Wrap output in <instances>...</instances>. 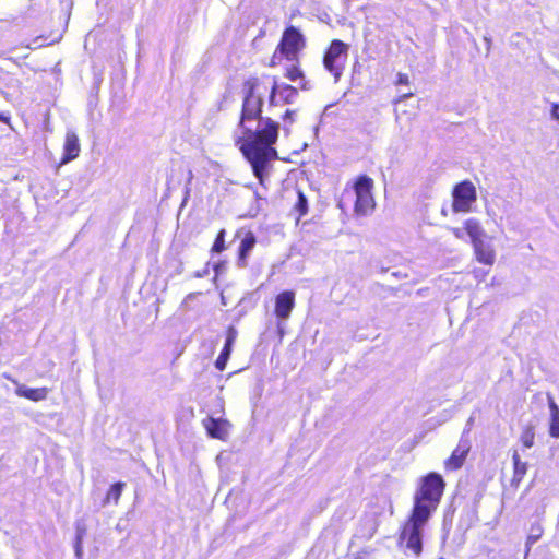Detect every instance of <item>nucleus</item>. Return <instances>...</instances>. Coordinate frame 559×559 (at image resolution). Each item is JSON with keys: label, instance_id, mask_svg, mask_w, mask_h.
Masks as SVG:
<instances>
[{"label": "nucleus", "instance_id": "20e7f679", "mask_svg": "<svg viewBox=\"0 0 559 559\" xmlns=\"http://www.w3.org/2000/svg\"><path fill=\"white\" fill-rule=\"evenodd\" d=\"M305 46V37L295 26H288L282 36L276 52L280 51L287 60H295L297 53Z\"/></svg>", "mask_w": 559, "mask_h": 559}, {"label": "nucleus", "instance_id": "9b49d317", "mask_svg": "<svg viewBox=\"0 0 559 559\" xmlns=\"http://www.w3.org/2000/svg\"><path fill=\"white\" fill-rule=\"evenodd\" d=\"M79 138L74 131L69 130L66 134V141L63 145L62 163H69L75 159L80 154Z\"/></svg>", "mask_w": 559, "mask_h": 559}, {"label": "nucleus", "instance_id": "0eeeda50", "mask_svg": "<svg viewBox=\"0 0 559 559\" xmlns=\"http://www.w3.org/2000/svg\"><path fill=\"white\" fill-rule=\"evenodd\" d=\"M295 306V293L284 290L275 298V314L281 320H287Z\"/></svg>", "mask_w": 559, "mask_h": 559}, {"label": "nucleus", "instance_id": "423d86ee", "mask_svg": "<svg viewBox=\"0 0 559 559\" xmlns=\"http://www.w3.org/2000/svg\"><path fill=\"white\" fill-rule=\"evenodd\" d=\"M298 97V90L289 84L280 83L276 78H273L271 86L269 105L278 106L282 104H293Z\"/></svg>", "mask_w": 559, "mask_h": 559}, {"label": "nucleus", "instance_id": "39448f33", "mask_svg": "<svg viewBox=\"0 0 559 559\" xmlns=\"http://www.w3.org/2000/svg\"><path fill=\"white\" fill-rule=\"evenodd\" d=\"M452 197V207L455 213L468 212L472 204L476 201V189L471 181L464 180L454 187Z\"/></svg>", "mask_w": 559, "mask_h": 559}, {"label": "nucleus", "instance_id": "c85d7f7f", "mask_svg": "<svg viewBox=\"0 0 559 559\" xmlns=\"http://www.w3.org/2000/svg\"><path fill=\"white\" fill-rule=\"evenodd\" d=\"M537 532H539V528H537ZM539 537V533H536V534H531L528 537H527V545H533L534 543L537 542Z\"/></svg>", "mask_w": 559, "mask_h": 559}, {"label": "nucleus", "instance_id": "f257e3e1", "mask_svg": "<svg viewBox=\"0 0 559 559\" xmlns=\"http://www.w3.org/2000/svg\"><path fill=\"white\" fill-rule=\"evenodd\" d=\"M259 86L258 78H250L243 83V100L238 123L242 136L236 140V144L263 186L267 164L277 158L273 145L278 139L280 123L262 116L264 100L263 95L258 92Z\"/></svg>", "mask_w": 559, "mask_h": 559}, {"label": "nucleus", "instance_id": "4c0bfd02", "mask_svg": "<svg viewBox=\"0 0 559 559\" xmlns=\"http://www.w3.org/2000/svg\"><path fill=\"white\" fill-rule=\"evenodd\" d=\"M0 120H2V118L0 117Z\"/></svg>", "mask_w": 559, "mask_h": 559}, {"label": "nucleus", "instance_id": "a878e982", "mask_svg": "<svg viewBox=\"0 0 559 559\" xmlns=\"http://www.w3.org/2000/svg\"><path fill=\"white\" fill-rule=\"evenodd\" d=\"M550 116L554 120L559 121V103L551 104Z\"/></svg>", "mask_w": 559, "mask_h": 559}, {"label": "nucleus", "instance_id": "1a4fd4ad", "mask_svg": "<svg viewBox=\"0 0 559 559\" xmlns=\"http://www.w3.org/2000/svg\"><path fill=\"white\" fill-rule=\"evenodd\" d=\"M471 450L468 440L461 438L457 447L453 450L451 456L445 461L444 465L447 469L455 471L459 469Z\"/></svg>", "mask_w": 559, "mask_h": 559}, {"label": "nucleus", "instance_id": "f8f14e48", "mask_svg": "<svg viewBox=\"0 0 559 559\" xmlns=\"http://www.w3.org/2000/svg\"><path fill=\"white\" fill-rule=\"evenodd\" d=\"M255 236L253 233L249 231L245 235V237L241 239L239 249H238V260L237 265L239 267H246L248 262L247 259L250 255L251 251L253 250L255 246Z\"/></svg>", "mask_w": 559, "mask_h": 559}, {"label": "nucleus", "instance_id": "7ed1b4c3", "mask_svg": "<svg viewBox=\"0 0 559 559\" xmlns=\"http://www.w3.org/2000/svg\"><path fill=\"white\" fill-rule=\"evenodd\" d=\"M348 46L344 44L340 39L332 40L330 47L324 53L323 64L325 70H328L333 76L335 81H337L343 72L344 64L347 58Z\"/></svg>", "mask_w": 559, "mask_h": 559}, {"label": "nucleus", "instance_id": "412c9836", "mask_svg": "<svg viewBox=\"0 0 559 559\" xmlns=\"http://www.w3.org/2000/svg\"><path fill=\"white\" fill-rule=\"evenodd\" d=\"M534 425L528 424L523 428V431L520 437V441L522 442L525 449H530L534 445L535 431Z\"/></svg>", "mask_w": 559, "mask_h": 559}, {"label": "nucleus", "instance_id": "f3484780", "mask_svg": "<svg viewBox=\"0 0 559 559\" xmlns=\"http://www.w3.org/2000/svg\"><path fill=\"white\" fill-rule=\"evenodd\" d=\"M465 230L468 237L471 238L472 243L475 242L476 240L484 239L485 231L481 228L478 221L474 218H469L465 222Z\"/></svg>", "mask_w": 559, "mask_h": 559}, {"label": "nucleus", "instance_id": "f704fd0d", "mask_svg": "<svg viewBox=\"0 0 559 559\" xmlns=\"http://www.w3.org/2000/svg\"><path fill=\"white\" fill-rule=\"evenodd\" d=\"M255 198H257L258 200H264L263 198H261V197L259 195V193H258V192H255Z\"/></svg>", "mask_w": 559, "mask_h": 559}, {"label": "nucleus", "instance_id": "9d476101", "mask_svg": "<svg viewBox=\"0 0 559 559\" xmlns=\"http://www.w3.org/2000/svg\"><path fill=\"white\" fill-rule=\"evenodd\" d=\"M236 338L237 330L234 326H229L227 330L225 345L215 361V367L217 370L223 371L226 368Z\"/></svg>", "mask_w": 559, "mask_h": 559}, {"label": "nucleus", "instance_id": "2f4dec72", "mask_svg": "<svg viewBox=\"0 0 559 559\" xmlns=\"http://www.w3.org/2000/svg\"><path fill=\"white\" fill-rule=\"evenodd\" d=\"M79 534L82 535V537H83L84 534H85V527L78 525L76 526V535L75 536H79Z\"/></svg>", "mask_w": 559, "mask_h": 559}, {"label": "nucleus", "instance_id": "6e6552de", "mask_svg": "<svg viewBox=\"0 0 559 559\" xmlns=\"http://www.w3.org/2000/svg\"><path fill=\"white\" fill-rule=\"evenodd\" d=\"M203 426L211 438L225 440L228 435L229 423L226 419L210 416L203 419Z\"/></svg>", "mask_w": 559, "mask_h": 559}, {"label": "nucleus", "instance_id": "e433bc0d", "mask_svg": "<svg viewBox=\"0 0 559 559\" xmlns=\"http://www.w3.org/2000/svg\"><path fill=\"white\" fill-rule=\"evenodd\" d=\"M195 276L197 277H202L203 276V272L197 273Z\"/></svg>", "mask_w": 559, "mask_h": 559}, {"label": "nucleus", "instance_id": "bb28decb", "mask_svg": "<svg viewBox=\"0 0 559 559\" xmlns=\"http://www.w3.org/2000/svg\"><path fill=\"white\" fill-rule=\"evenodd\" d=\"M409 83L407 74L399 73L396 84L399 85H407Z\"/></svg>", "mask_w": 559, "mask_h": 559}, {"label": "nucleus", "instance_id": "2eb2a0df", "mask_svg": "<svg viewBox=\"0 0 559 559\" xmlns=\"http://www.w3.org/2000/svg\"><path fill=\"white\" fill-rule=\"evenodd\" d=\"M512 462H513V477L511 480V485L518 487L522 481L524 475L527 472V463L521 461L520 454L516 450L512 453Z\"/></svg>", "mask_w": 559, "mask_h": 559}, {"label": "nucleus", "instance_id": "7c9ffc66", "mask_svg": "<svg viewBox=\"0 0 559 559\" xmlns=\"http://www.w3.org/2000/svg\"><path fill=\"white\" fill-rule=\"evenodd\" d=\"M452 233L457 239L464 238V230L461 228H452Z\"/></svg>", "mask_w": 559, "mask_h": 559}, {"label": "nucleus", "instance_id": "6ab92c4d", "mask_svg": "<svg viewBox=\"0 0 559 559\" xmlns=\"http://www.w3.org/2000/svg\"><path fill=\"white\" fill-rule=\"evenodd\" d=\"M124 487H126V483H123V481H117L114 485H111L104 501H103V506H106L107 503H110L111 501L115 504H118Z\"/></svg>", "mask_w": 559, "mask_h": 559}, {"label": "nucleus", "instance_id": "ddd939ff", "mask_svg": "<svg viewBox=\"0 0 559 559\" xmlns=\"http://www.w3.org/2000/svg\"><path fill=\"white\" fill-rule=\"evenodd\" d=\"M474 248V252L478 262L484 263L486 265H492L495 262V252L490 246V243L486 242L484 239L476 240L472 243Z\"/></svg>", "mask_w": 559, "mask_h": 559}, {"label": "nucleus", "instance_id": "72a5a7b5", "mask_svg": "<svg viewBox=\"0 0 559 559\" xmlns=\"http://www.w3.org/2000/svg\"><path fill=\"white\" fill-rule=\"evenodd\" d=\"M481 275L484 276L485 273L480 272V270L479 271H475V277H478V276H481Z\"/></svg>", "mask_w": 559, "mask_h": 559}, {"label": "nucleus", "instance_id": "f03ea898", "mask_svg": "<svg viewBox=\"0 0 559 559\" xmlns=\"http://www.w3.org/2000/svg\"><path fill=\"white\" fill-rule=\"evenodd\" d=\"M445 483L442 476L431 472L420 479L414 493L412 513L401 532V540L407 549L419 555L423 549V531L432 513L437 510Z\"/></svg>", "mask_w": 559, "mask_h": 559}, {"label": "nucleus", "instance_id": "cd10ccee", "mask_svg": "<svg viewBox=\"0 0 559 559\" xmlns=\"http://www.w3.org/2000/svg\"><path fill=\"white\" fill-rule=\"evenodd\" d=\"M296 116V110L287 109L283 116L284 120H288L290 122H294Z\"/></svg>", "mask_w": 559, "mask_h": 559}, {"label": "nucleus", "instance_id": "c9c22d12", "mask_svg": "<svg viewBox=\"0 0 559 559\" xmlns=\"http://www.w3.org/2000/svg\"><path fill=\"white\" fill-rule=\"evenodd\" d=\"M195 276L197 277H202L203 276V272L197 273Z\"/></svg>", "mask_w": 559, "mask_h": 559}, {"label": "nucleus", "instance_id": "b1692460", "mask_svg": "<svg viewBox=\"0 0 559 559\" xmlns=\"http://www.w3.org/2000/svg\"><path fill=\"white\" fill-rule=\"evenodd\" d=\"M285 76L292 82H296L298 79H302L304 73L298 67L292 66L289 69H287Z\"/></svg>", "mask_w": 559, "mask_h": 559}, {"label": "nucleus", "instance_id": "aec40b11", "mask_svg": "<svg viewBox=\"0 0 559 559\" xmlns=\"http://www.w3.org/2000/svg\"><path fill=\"white\" fill-rule=\"evenodd\" d=\"M373 181L370 177L361 175L357 178L354 189L356 194L371 193Z\"/></svg>", "mask_w": 559, "mask_h": 559}, {"label": "nucleus", "instance_id": "4be33fe9", "mask_svg": "<svg viewBox=\"0 0 559 559\" xmlns=\"http://www.w3.org/2000/svg\"><path fill=\"white\" fill-rule=\"evenodd\" d=\"M294 209L298 212L299 216H304L308 213V200L300 190L297 191V201Z\"/></svg>", "mask_w": 559, "mask_h": 559}, {"label": "nucleus", "instance_id": "473e14b6", "mask_svg": "<svg viewBox=\"0 0 559 559\" xmlns=\"http://www.w3.org/2000/svg\"><path fill=\"white\" fill-rule=\"evenodd\" d=\"M481 275L484 276L485 273L480 272V270L479 271H475V277H478V276H481Z\"/></svg>", "mask_w": 559, "mask_h": 559}, {"label": "nucleus", "instance_id": "dca6fc26", "mask_svg": "<svg viewBox=\"0 0 559 559\" xmlns=\"http://www.w3.org/2000/svg\"><path fill=\"white\" fill-rule=\"evenodd\" d=\"M548 404L550 411L549 435L552 438H559V406L551 396H548Z\"/></svg>", "mask_w": 559, "mask_h": 559}, {"label": "nucleus", "instance_id": "393cba45", "mask_svg": "<svg viewBox=\"0 0 559 559\" xmlns=\"http://www.w3.org/2000/svg\"><path fill=\"white\" fill-rule=\"evenodd\" d=\"M82 535L79 534V536H75V543H74V552L78 559H81L83 555V547H82Z\"/></svg>", "mask_w": 559, "mask_h": 559}, {"label": "nucleus", "instance_id": "c756f323", "mask_svg": "<svg viewBox=\"0 0 559 559\" xmlns=\"http://www.w3.org/2000/svg\"><path fill=\"white\" fill-rule=\"evenodd\" d=\"M301 82H300V88L304 90V91H309L311 90V85H310V82L305 80V78L302 76V79H300Z\"/></svg>", "mask_w": 559, "mask_h": 559}, {"label": "nucleus", "instance_id": "4468645a", "mask_svg": "<svg viewBox=\"0 0 559 559\" xmlns=\"http://www.w3.org/2000/svg\"><path fill=\"white\" fill-rule=\"evenodd\" d=\"M15 393L17 396L38 402L47 397L48 390L46 388L32 389L24 384H17Z\"/></svg>", "mask_w": 559, "mask_h": 559}, {"label": "nucleus", "instance_id": "5701e85b", "mask_svg": "<svg viewBox=\"0 0 559 559\" xmlns=\"http://www.w3.org/2000/svg\"><path fill=\"white\" fill-rule=\"evenodd\" d=\"M225 229H221L211 249L213 253H221L225 249Z\"/></svg>", "mask_w": 559, "mask_h": 559}, {"label": "nucleus", "instance_id": "a211bd4d", "mask_svg": "<svg viewBox=\"0 0 559 559\" xmlns=\"http://www.w3.org/2000/svg\"><path fill=\"white\" fill-rule=\"evenodd\" d=\"M373 207V198L371 193L356 194L355 211L359 214H366Z\"/></svg>", "mask_w": 559, "mask_h": 559}]
</instances>
